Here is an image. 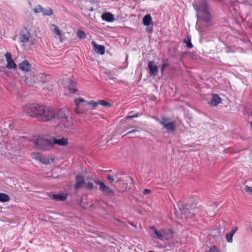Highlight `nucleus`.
Segmentation results:
<instances>
[{
    "mask_svg": "<svg viewBox=\"0 0 252 252\" xmlns=\"http://www.w3.org/2000/svg\"><path fill=\"white\" fill-rule=\"evenodd\" d=\"M43 106L36 103L26 104L23 107V112L27 115L39 121Z\"/></svg>",
    "mask_w": 252,
    "mask_h": 252,
    "instance_id": "f257e3e1",
    "label": "nucleus"
},
{
    "mask_svg": "<svg viewBox=\"0 0 252 252\" xmlns=\"http://www.w3.org/2000/svg\"><path fill=\"white\" fill-rule=\"evenodd\" d=\"M193 6L197 12V17L205 22H209L212 19L209 7L206 2H203L199 6L193 3Z\"/></svg>",
    "mask_w": 252,
    "mask_h": 252,
    "instance_id": "f03ea898",
    "label": "nucleus"
},
{
    "mask_svg": "<svg viewBox=\"0 0 252 252\" xmlns=\"http://www.w3.org/2000/svg\"><path fill=\"white\" fill-rule=\"evenodd\" d=\"M34 147L38 150L47 151L52 148L51 137L39 136L32 140Z\"/></svg>",
    "mask_w": 252,
    "mask_h": 252,
    "instance_id": "7ed1b4c3",
    "label": "nucleus"
},
{
    "mask_svg": "<svg viewBox=\"0 0 252 252\" xmlns=\"http://www.w3.org/2000/svg\"><path fill=\"white\" fill-rule=\"evenodd\" d=\"M151 229L158 239L161 240H168L173 237V232L170 229H161L158 230L155 227L153 226Z\"/></svg>",
    "mask_w": 252,
    "mask_h": 252,
    "instance_id": "20e7f679",
    "label": "nucleus"
},
{
    "mask_svg": "<svg viewBox=\"0 0 252 252\" xmlns=\"http://www.w3.org/2000/svg\"><path fill=\"white\" fill-rule=\"evenodd\" d=\"M55 118V112L54 110L43 105L39 121L42 122H46L50 121Z\"/></svg>",
    "mask_w": 252,
    "mask_h": 252,
    "instance_id": "39448f33",
    "label": "nucleus"
},
{
    "mask_svg": "<svg viewBox=\"0 0 252 252\" xmlns=\"http://www.w3.org/2000/svg\"><path fill=\"white\" fill-rule=\"evenodd\" d=\"M94 183L99 186V189L106 196H112L114 195V190L106 186L103 182L99 180H96L94 181Z\"/></svg>",
    "mask_w": 252,
    "mask_h": 252,
    "instance_id": "423d86ee",
    "label": "nucleus"
},
{
    "mask_svg": "<svg viewBox=\"0 0 252 252\" xmlns=\"http://www.w3.org/2000/svg\"><path fill=\"white\" fill-rule=\"evenodd\" d=\"M159 123L168 132H173L175 130V122L171 121L170 119L162 117Z\"/></svg>",
    "mask_w": 252,
    "mask_h": 252,
    "instance_id": "0eeeda50",
    "label": "nucleus"
},
{
    "mask_svg": "<svg viewBox=\"0 0 252 252\" xmlns=\"http://www.w3.org/2000/svg\"><path fill=\"white\" fill-rule=\"evenodd\" d=\"M31 34L26 29L23 30L20 33V40L22 42H30V45H33L35 43V39L31 40Z\"/></svg>",
    "mask_w": 252,
    "mask_h": 252,
    "instance_id": "6e6552de",
    "label": "nucleus"
},
{
    "mask_svg": "<svg viewBox=\"0 0 252 252\" xmlns=\"http://www.w3.org/2000/svg\"><path fill=\"white\" fill-rule=\"evenodd\" d=\"M51 27L52 31L53 33L55 35V37L58 38L59 41L61 42H63L64 40L63 33L56 25L54 24H52L51 25Z\"/></svg>",
    "mask_w": 252,
    "mask_h": 252,
    "instance_id": "1a4fd4ad",
    "label": "nucleus"
},
{
    "mask_svg": "<svg viewBox=\"0 0 252 252\" xmlns=\"http://www.w3.org/2000/svg\"><path fill=\"white\" fill-rule=\"evenodd\" d=\"M52 147L54 145H57L60 146H64L68 144V139L66 138H61L58 139L56 137H51Z\"/></svg>",
    "mask_w": 252,
    "mask_h": 252,
    "instance_id": "9d476101",
    "label": "nucleus"
},
{
    "mask_svg": "<svg viewBox=\"0 0 252 252\" xmlns=\"http://www.w3.org/2000/svg\"><path fill=\"white\" fill-rule=\"evenodd\" d=\"M74 103L76 106L75 109V112L77 114H83L85 112V110L80 108L81 103H83L85 104L86 100L81 98H76L74 99Z\"/></svg>",
    "mask_w": 252,
    "mask_h": 252,
    "instance_id": "9b49d317",
    "label": "nucleus"
},
{
    "mask_svg": "<svg viewBox=\"0 0 252 252\" xmlns=\"http://www.w3.org/2000/svg\"><path fill=\"white\" fill-rule=\"evenodd\" d=\"M5 57L7 62L6 67L8 69H15L17 67V65L12 59L11 54L9 52L6 53Z\"/></svg>",
    "mask_w": 252,
    "mask_h": 252,
    "instance_id": "f8f14e48",
    "label": "nucleus"
},
{
    "mask_svg": "<svg viewBox=\"0 0 252 252\" xmlns=\"http://www.w3.org/2000/svg\"><path fill=\"white\" fill-rule=\"evenodd\" d=\"M61 125L63 126L65 128L69 130L72 129L73 126V122L70 117L66 119H63L61 121Z\"/></svg>",
    "mask_w": 252,
    "mask_h": 252,
    "instance_id": "ddd939ff",
    "label": "nucleus"
},
{
    "mask_svg": "<svg viewBox=\"0 0 252 252\" xmlns=\"http://www.w3.org/2000/svg\"><path fill=\"white\" fill-rule=\"evenodd\" d=\"M69 117V115L68 112L66 110L61 109L57 114H55V118L60 119L61 120V121H62L63 119H66Z\"/></svg>",
    "mask_w": 252,
    "mask_h": 252,
    "instance_id": "4468645a",
    "label": "nucleus"
},
{
    "mask_svg": "<svg viewBox=\"0 0 252 252\" xmlns=\"http://www.w3.org/2000/svg\"><path fill=\"white\" fill-rule=\"evenodd\" d=\"M149 73L151 75H156L158 71V67L155 64L154 61H150L148 63Z\"/></svg>",
    "mask_w": 252,
    "mask_h": 252,
    "instance_id": "2eb2a0df",
    "label": "nucleus"
},
{
    "mask_svg": "<svg viewBox=\"0 0 252 252\" xmlns=\"http://www.w3.org/2000/svg\"><path fill=\"white\" fill-rule=\"evenodd\" d=\"M93 46L94 50L97 53L100 55H103L105 52V48L102 45L97 44L94 41H92L91 43Z\"/></svg>",
    "mask_w": 252,
    "mask_h": 252,
    "instance_id": "dca6fc26",
    "label": "nucleus"
},
{
    "mask_svg": "<svg viewBox=\"0 0 252 252\" xmlns=\"http://www.w3.org/2000/svg\"><path fill=\"white\" fill-rule=\"evenodd\" d=\"M76 184L75 186V189H80L82 186L85 184L84 179L82 176L79 175H77L76 176Z\"/></svg>",
    "mask_w": 252,
    "mask_h": 252,
    "instance_id": "f3484780",
    "label": "nucleus"
},
{
    "mask_svg": "<svg viewBox=\"0 0 252 252\" xmlns=\"http://www.w3.org/2000/svg\"><path fill=\"white\" fill-rule=\"evenodd\" d=\"M55 158L53 156H42L40 162L45 164H49L54 161Z\"/></svg>",
    "mask_w": 252,
    "mask_h": 252,
    "instance_id": "a211bd4d",
    "label": "nucleus"
},
{
    "mask_svg": "<svg viewBox=\"0 0 252 252\" xmlns=\"http://www.w3.org/2000/svg\"><path fill=\"white\" fill-rule=\"evenodd\" d=\"M19 68L27 72L31 71V65L27 61H24L19 64Z\"/></svg>",
    "mask_w": 252,
    "mask_h": 252,
    "instance_id": "6ab92c4d",
    "label": "nucleus"
},
{
    "mask_svg": "<svg viewBox=\"0 0 252 252\" xmlns=\"http://www.w3.org/2000/svg\"><path fill=\"white\" fill-rule=\"evenodd\" d=\"M221 100V98L218 94H213L210 104L212 106H216L220 102Z\"/></svg>",
    "mask_w": 252,
    "mask_h": 252,
    "instance_id": "aec40b11",
    "label": "nucleus"
},
{
    "mask_svg": "<svg viewBox=\"0 0 252 252\" xmlns=\"http://www.w3.org/2000/svg\"><path fill=\"white\" fill-rule=\"evenodd\" d=\"M143 24L146 26H149L152 24V19L150 14H146L143 17Z\"/></svg>",
    "mask_w": 252,
    "mask_h": 252,
    "instance_id": "412c9836",
    "label": "nucleus"
},
{
    "mask_svg": "<svg viewBox=\"0 0 252 252\" xmlns=\"http://www.w3.org/2000/svg\"><path fill=\"white\" fill-rule=\"evenodd\" d=\"M103 20L108 22H112L114 20L113 15L110 13H106L102 15Z\"/></svg>",
    "mask_w": 252,
    "mask_h": 252,
    "instance_id": "4be33fe9",
    "label": "nucleus"
},
{
    "mask_svg": "<svg viewBox=\"0 0 252 252\" xmlns=\"http://www.w3.org/2000/svg\"><path fill=\"white\" fill-rule=\"evenodd\" d=\"M33 75H31L30 77H26L25 79V81L26 83V84H28L29 85L31 86L33 84H34L36 80L34 78Z\"/></svg>",
    "mask_w": 252,
    "mask_h": 252,
    "instance_id": "5701e85b",
    "label": "nucleus"
},
{
    "mask_svg": "<svg viewBox=\"0 0 252 252\" xmlns=\"http://www.w3.org/2000/svg\"><path fill=\"white\" fill-rule=\"evenodd\" d=\"M76 35L80 39H85L87 37L86 33L81 29H79L77 31Z\"/></svg>",
    "mask_w": 252,
    "mask_h": 252,
    "instance_id": "b1692460",
    "label": "nucleus"
},
{
    "mask_svg": "<svg viewBox=\"0 0 252 252\" xmlns=\"http://www.w3.org/2000/svg\"><path fill=\"white\" fill-rule=\"evenodd\" d=\"M10 200L9 196L4 193H0V202H7Z\"/></svg>",
    "mask_w": 252,
    "mask_h": 252,
    "instance_id": "393cba45",
    "label": "nucleus"
},
{
    "mask_svg": "<svg viewBox=\"0 0 252 252\" xmlns=\"http://www.w3.org/2000/svg\"><path fill=\"white\" fill-rule=\"evenodd\" d=\"M42 155L39 153L34 152L32 153L31 157L33 159H36L39 162L40 161Z\"/></svg>",
    "mask_w": 252,
    "mask_h": 252,
    "instance_id": "a878e982",
    "label": "nucleus"
},
{
    "mask_svg": "<svg viewBox=\"0 0 252 252\" xmlns=\"http://www.w3.org/2000/svg\"><path fill=\"white\" fill-rule=\"evenodd\" d=\"M66 194L64 193L54 195V199L60 201L64 200L66 199Z\"/></svg>",
    "mask_w": 252,
    "mask_h": 252,
    "instance_id": "bb28decb",
    "label": "nucleus"
},
{
    "mask_svg": "<svg viewBox=\"0 0 252 252\" xmlns=\"http://www.w3.org/2000/svg\"><path fill=\"white\" fill-rule=\"evenodd\" d=\"M85 105H88L91 106H92L93 108H95L98 106L97 101L95 102L94 100H91L90 101H86L85 104H83L82 106H85Z\"/></svg>",
    "mask_w": 252,
    "mask_h": 252,
    "instance_id": "cd10ccee",
    "label": "nucleus"
},
{
    "mask_svg": "<svg viewBox=\"0 0 252 252\" xmlns=\"http://www.w3.org/2000/svg\"><path fill=\"white\" fill-rule=\"evenodd\" d=\"M243 191L250 195H252V187L245 185L243 188Z\"/></svg>",
    "mask_w": 252,
    "mask_h": 252,
    "instance_id": "c85d7f7f",
    "label": "nucleus"
},
{
    "mask_svg": "<svg viewBox=\"0 0 252 252\" xmlns=\"http://www.w3.org/2000/svg\"><path fill=\"white\" fill-rule=\"evenodd\" d=\"M85 186L86 189L89 190H92L94 188V185L92 182H87L85 183Z\"/></svg>",
    "mask_w": 252,
    "mask_h": 252,
    "instance_id": "c756f323",
    "label": "nucleus"
},
{
    "mask_svg": "<svg viewBox=\"0 0 252 252\" xmlns=\"http://www.w3.org/2000/svg\"><path fill=\"white\" fill-rule=\"evenodd\" d=\"M97 103H98V105H102L103 106H105V107H110V106H111V104L109 102H107V101H106L105 100H98L97 101Z\"/></svg>",
    "mask_w": 252,
    "mask_h": 252,
    "instance_id": "7c9ffc66",
    "label": "nucleus"
},
{
    "mask_svg": "<svg viewBox=\"0 0 252 252\" xmlns=\"http://www.w3.org/2000/svg\"><path fill=\"white\" fill-rule=\"evenodd\" d=\"M44 15L50 16L53 14V11L51 8H48L47 9H42V11Z\"/></svg>",
    "mask_w": 252,
    "mask_h": 252,
    "instance_id": "2f4dec72",
    "label": "nucleus"
},
{
    "mask_svg": "<svg viewBox=\"0 0 252 252\" xmlns=\"http://www.w3.org/2000/svg\"><path fill=\"white\" fill-rule=\"evenodd\" d=\"M184 43L186 44L188 48H191L192 47V45L191 43L190 39L189 37V36L188 37V38L185 39Z\"/></svg>",
    "mask_w": 252,
    "mask_h": 252,
    "instance_id": "473e14b6",
    "label": "nucleus"
},
{
    "mask_svg": "<svg viewBox=\"0 0 252 252\" xmlns=\"http://www.w3.org/2000/svg\"><path fill=\"white\" fill-rule=\"evenodd\" d=\"M233 234L229 232L226 235V238L228 243H231L233 241Z\"/></svg>",
    "mask_w": 252,
    "mask_h": 252,
    "instance_id": "72a5a7b5",
    "label": "nucleus"
},
{
    "mask_svg": "<svg viewBox=\"0 0 252 252\" xmlns=\"http://www.w3.org/2000/svg\"><path fill=\"white\" fill-rule=\"evenodd\" d=\"M32 10L35 13H38L42 12V8L40 5H38L33 8Z\"/></svg>",
    "mask_w": 252,
    "mask_h": 252,
    "instance_id": "f704fd0d",
    "label": "nucleus"
},
{
    "mask_svg": "<svg viewBox=\"0 0 252 252\" xmlns=\"http://www.w3.org/2000/svg\"><path fill=\"white\" fill-rule=\"evenodd\" d=\"M139 131V127H138L137 126H135L134 129L128 131L126 135L132 134Z\"/></svg>",
    "mask_w": 252,
    "mask_h": 252,
    "instance_id": "c9c22d12",
    "label": "nucleus"
},
{
    "mask_svg": "<svg viewBox=\"0 0 252 252\" xmlns=\"http://www.w3.org/2000/svg\"><path fill=\"white\" fill-rule=\"evenodd\" d=\"M8 131L5 129H0V137H4L7 135Z\"/></svg>",
    "mask_w": 252,
    "mask_h": 252,
    "instance_id": "e433bc0d",
    "label": "nucleus"
},
{
    "mask_svg": "<svg viewBox=\"0 0 252 252\" xmlns=\"http://www.w3.org/2000/svg\"><path fill=\"white\" fill-rule=\"evenodd\" d=\"M206 252H219V250L216 246H214L212 247H211L208 251Z\"/></svg>",
    "mask_w": 252,
    "mask_h": 252,
    "instance_id": "4c0bfd02",
    "label": "nucleus"
},
{
    "mask_svg": "<svg viewBox=\"0 0 252 252\" xmlns=\"http://www.w3.org/2000/svg\"><path fill=\"white\" fill-rule=\"evenodd\" d=\"M168 65V64L167 63L164 62L162 63L161 68H160L162 73H163L164 71L165 70V67L166 66H167Z\"/></svg>",
    "mask_w": 252,
    "mask_h": 252,
    "instance_id": "58836bf2",
    "label": "nucleus"
},
{
    "mask_svg": "<svg viewBox=\"0 0 252 252\" xmlns=\"http://www.w3.org/2000/svg\"><path fill=\"white\" fill-rule=\"evenodd\" d=\"M138 116H140V115H139V114H138V113H137L136 114L134 115L126 116V117L124 118V120H125V121H126V120H127V119H132V118H136V117H137Z\"/></svg>",
    "mask_w": 252,
    "mask_h": 252,
    "instance_id": "ea45409f",
    "label": "nucleus"
},
{
    "mask_svg": "<svg viewBox=\"0 0 252 252\" xmlns=\"http://www.w3.org/2000/svg\"><path fill=\"white\" fill-rule=\"evenodd\" d=\"M147 27L146 29V31L148 33H152L153 32V27L152 26H147Z\"/></svg>",
    "mask_w": 252,
    "mask_h": 252,
    "instance_id": "a19ab883",
    "label": "nucleus"
},
{
    "mask_svg": "<svg viewBox=\"0 0 252 252\" xmlns=\"http://www.w3.org/2000/svg\"><path fill=\"white\" fill-rule=\"evenodd\" d=\"M107 179L111 182V183H112L113 182H114L115 179L114 178V177L111 176V175H109L107 177Z\"/></svg>",
    "mask_w": 252,
    "mask_h": 252,
    "instance_id": "79ce46f5",
    "label": "nucleus"
},
{
    "mask_svg": "<svg viewBox=\"0 0 252 252\" xmlns=\"http://www.w3.org/2000/svg\"><path fill=\"white\" fill-rule=\"evenodd\" d=\"M151 192V190L149 189H145L143 191L144 194H148Z\"/></svg>",
    "mask_w": 252,
    "mask_h": 252,
    "instance_id": "37998d69",
    "label": "nucleus"
},
{
    "mask_svg": "<svg viewBox=\"0 0 252 252\" xmlns=\"http://www.w3.org/2000/svg\"><path fill=\"white\" fill-rule=\"evenodd\" d=\"M69 91L71 93H74L76 92V89L74 88H70Z\"/></svg>",
    "mask_w": 252,
    "mask_h": 252,
    "instance_id": "c03bdc74",
    "label": "nucleus"
},
{
    "mask_svg": "<svg viewBox=\"0 0 252 252\" xmlns=\"http://www.w3.org/2000/svg\"><path fill=\"white\" fill-rule=\"evenodd\" d=\"M238 229L237 227L233 229L231 232H230L231 233L233 234V235L235 234V233L237 231Z\"/></svg>",
    "mask_w": 252,
    "mask_h": 252,
    "instance_id": "a18cd8bd",
    "label": "nucleus"
},
{
    "mask_svg": "<svg viewBox=\"0 0 252 252\" xmlns=\"http://www.w3.org/2000/svg\"><path fill=\"white\" fill-rule=\"evenodd\" d=\"M249 228L252 231V223H249Z\"/></svg>",
    "mask_w": 252,
    "mask_h": 252,
    "instance_id": "49530a36",
    "label": "nucleus"
},
{
    "mask_svg": "<svg viewBox=\"0 0 252 252\" xmlns=\"http://www.w3.org/2000/svg\"><path fill=\"white\" fill-rule=\"evenodd\" d=\"M251 128H252V122L250 123Z\"/></svg>",
    "mask_w": 252,
    "mask_h": 252,
    "instance_id": "de8ad7c7",
    "label": "nucleus"
},
{
    "mask_svg": "<svg viewBox=\"0 0 252 252\" xmlns=\"http://www.w3.org/2000/svg\"><path fill=\"white\" fill-rule=\"evenodd\" d=\"M120 181V180L119 179H117V182H119Z\"/></svg>",
    "mask_w": 252,
    "mask_h": 252,
    "instance_id": "09e8293b",
    "label": "nucleus"
},
{
    "mask_svg": "<svg viewBox=\"0 0 252 252\" xmlns=\"http://www.w3.org/2000/svg\"><path fill=\"white\" fill-rule=\"evenodd\" d=\"M129 179H130L131 181H132V178H129Z\"/></svg>",
    "mask_w": 252,
    "mask_h": 252,
    "instance_id": "8fccbe9b",
    "label": "nucleus"
},
{
    "mask_svg": "<svg viewBox=\"0 0 252 252\" xmlns=\"http://www.w3.org/2000/svg\"><path fill=\"white\" fill-rule=\"evenodd\" d=\"M148 252H153V251H149Z\"/></svg>",
    "mask_w": 252,
    "mask_h": 252,
    "instance_id": "3c124183",
    "label": "nucleus"
}]
</instances>
